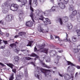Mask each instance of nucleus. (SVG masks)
I'll use <instances>...</instances> for the list:
<instances>
[{
  "mask_svg": "<svg viewBox=\"0 0 80 80\" xmlns=\"http://www.w3.org/2000/svg\"><path fill=\"white\" fill-rule=\"evenodd\" d=\"M32 0H29V5L30 6V10L31 11H32L30 17H31L33 22L35 23V21H34V14L33 13V12H34V10H33V7L32 6Z\"/></svg>",
  "mask_w": 80,
  "mask_h": 80,
  "instance_id": "nucleus-1",
  "label": "nucleus"
},
{
  "mask_svg": "<svg viewBox=\"0 0 80 80\" xmlns=\"http://www.w3.org/2000/svg\"><path fill=\"white\" fill-rule=\"evenodd\" d=\"M46 46V45H45V44L44 43H42V44L39 46V48L40 49L39 50L43 49L42 51V52H43L44 53L47 54V53H48V50H49V49L48 48H45V47Z\"/></svg>",
  "mask_w": 80,
  "mask_h": 80,
  "instance_id": "nucleus-2",
  "label": "nucleus"
},
{
  "mask_svg": "<svg viewBox=\"0 0 80 80\" xmlns=\"http://www.w3.org/2000/svg\"><path fill=\"white\" fill-rule=\"evenodd\" d=\"M8 11V2L6 1L4 3V6L2 8V12L4 13H7Z\"/></svg>",
  "mask_w": 80,
  "mask_h": 80,
  "instance_id": "nucleus-3",
  "label": "nucleus"
},
{
  "mask_svg": "<svg viewBox=\"0 0 80 80\" xmlns=\"http://www.w3.org/2000/svg\"><path fill=\"white\" fill-rule=\"evenodd\" d=\"M19 7L18 5L16 4H12L11 5L10 8L11 10L15 12L17 11Z\"/></svg>",
  "mask_w": 80,
  "mask_h": 80,
  "instance_id": "nucleus-4",
  "label": "nucleus"
},
{
  "mask_svg": "<svg viewBox=\"0 0 80 80\" xmlns=\"http://www.w3.org/2000/svg\"><path fill=\"white\" fill-rule=\"evenodd\" d=\"M40 70L42 72L44 73L45 77L47 75H48L49 74V72H50V70L44 69L43 68H40Z\"/></svg>",
  "mask_w": 80,
  "mask_h": 80,
  "instance_id": "nucleus-5",
  "label": "nucleus"
},
{
  "mask_svg": "<svg viewBox=\"0 0 80 80\" xmlns=\"http://www.w3.org/2000/svg\"><path fill=\"white\" fill-rule=\"evenodd\" d=\"M13 16L9 14L6 16L5 19L7 22H11L13 19Z\"/></svg>",
  "mask_w": 80,
  "mask_h": 80,
  "instance_id": "nucleus-6",
  "label": "nucleus"
},
{
  "mask_svg": "<svg viewBox=\"0 0 80 80\" xmlns=\"http://www.w3.org/2000/svg\"><path fill=\"white\" fill-rule=\"evenodd\" d=\"M58 4L59 7L62 9H64L66 7L65 4L63 2H58Z\"/></svg>",
  "mask_w": 80,
  "mask_h": 80,
  "instance_id": "nucleus-7",
  "label": "nucleus"
},
{
  "mask_svg": "<svg viewBox=\"0 0 80 80\" xmlns=\"http://www.w3.org/2000/svg\"><path fill=\"white\" fill-rule=\"evenodd\" d=\"M64 79L66 80H69L71 79L72 77L68 73L65 74L63 75Z\"/></svg>",
  "mask_w": 80,
  "mask_h": 80,
  "instance_id": "nucleus-8",
  "label": "nucleus"
},
{
  "mask_svg": "<svg viewBox=\"0 0 80 80\" xmlns=\"http://www.w3.org/2000/svg\"><path fill=\"white\" fill-rule=\"evenodd\" d=\"M19 2L22 3V5H20V6L21 7H22L23 5H25L28 2L27 1V0H19Z\"/></svg>",
  "mask_w": 80,
  "mask_h": 80,
  "instance_id": "nucleus-9",
  "label": "nucleus"
},
{
  "mask_svg": "<svg viewBox=\"0 0 80 80\" xmlns=\"http://www.w3.org/2000/svg\"><path fill=\"white\" fill-rule=\"evenodd\" d=\"M26 25L28 27H32L33 26V22L30 21H28L26 22Z\"/></svg>",
  "mask_w": 80,
  "mask_h": 80,
  "instance_id": "nucleus-10",
  "label": "nucleus"
},
{
  "mask_svg": "<svg viewBox=\"0 0 80 80\" xmlns=\"http://www.w3.org/2000/svg\"><path fill=\"white\" fill-rule=\"evenodd\" d=\"M40 63L42 65V67H45V68H51V67H50V66H48L47 65L45 64L44 62H43V61H40Z\"/></svg>",
  "mask_w": 80,
  "mask_h": 80,
  "instance_id": "nucleus-11",
  "label": "nucleus"
},
{
  "mask_svg": "<svg viewBox=\"0 0 80 80\" xmlns=\"http://www.w3.org/2000/svg\"><path fill=\"white\" fill-rule=\"evenodd\" d=\"M10 46L11 47V48H16V47H17V44L15 43H13L12 44H11L10 45Z\"/></svg>",
  "mask_w": 80,
  "mask_h": 80,
  "instance_id": "nucleus-12",
  "label": "nucleus"
},
{
  "mask_svg": "<svg viewBox=\"0 0 80 80\" xmlns=\"http://www.w3.org/2000/svg\"><path fill=\"white\" fill-rule=\"evenodd\" d=\"M38 31L39 32H45L44 31V29L43 28L41 27V26H39L38 28Z\"/></svg>",
  "mask_w": 80,
  "mask_h": 80,
  "instance_id": "nucleus-13",
  "label": "nucleus"
},
{
  "mask_svg": "<svg viewBox=\"0 0 80 80\" xmlns=\"http://www.w3.org/2000/svg\"><path fill=\"white\" fill-rule=\"evenodd\" d=\"M28 57H36V58H38V56H37V55L35 54V53H32L31 54H28Z\"/></svg>",
  "mask_w": 80,
  "mask_h": 80,
  "instance_id": "nucleus-14",
  "label": "nucleus"
},
{
  "mask_svg": "<svg viewBox=\"0 0 80 80\" xmlns=\"http://www.w3.org/2000/svg\"><path fill=\"white\" fill-rule=\"evenodd\" d=\"M18 35H19V37L23 36V35H26V32L23 31L21 32H19Z\"/></svg>",
  "mask_w": 80,
  "mask_h": 80,
  "instance_id": "nucleus-15",
  "label": "nucleus"
},
{
  "mask_svg": "<svg viewBox=\"0 0 80 80\" xmlns=\"http://www.w3.org/2000/svg\"><path fill=\"white\" fill-rule=\"evenodd\" d=\"M23 77V75H19L16 77V80H20Z\"/></svg>",
  "mask_w": 80,
  "mask_h": 80,
  "instance_id": "nucleus-16",
  "label": "nucleus"
},
{
  "mask_svg": "<svg viewBox=\"0 0 80 80\" xmlns=\"http://www.w3.org/2000/svg\"><path fill=\"white\" fill-rule=\"evenodd\" d=\"M78 13H79V12H78V11L76 10L73 11L72 12V14L73 16H76V15H77Z\"/></svg>",
  "mask_w": 80,
  "mask_h": 80,
  "instance_id": "nucleus-17",
  "label": "nucleus"
},
{
  "mask_svg": "<svg viewBox=\"0 0 80 80\" xmlns=\"http://www.w3.org/2000/svg\"><path fill=\"white\" fill-rule=\"evenodd\" d=\"M68 20V17L65 16L64 18L63 19V22H64V23H65L67 22Z\"/></svg>",
  "mask_w": 80,
  "mask_h": 80,
  "instance_id": "nucleus-18",
  "label": "nucleus"
},
{
  "mask_svg": "<svg viewBox=\"0 0 80 80\" xmlns=\"http://www.w3.org/2000/svg\"><path fill=\"white\" fill-rule=\"evenodd\" d=\"M19 57L18 56H16L15 58H14V60H15V62H17V63H18V60H19Z\"/></svg>",
  "mask_w": 80,
  "mask_h": 80,
  "instance_id": "nucleus-19",
  "label": "nucleus"
},
{
  "mask_svg": "<svg viewBox=\"0 0 80 80\" xmlns=\"http://www.w3.org/2000/svg\"><path fill=\"white\" fill-rule=\"evenodd\" d=\"M14 76V73H12L11 77L9 78V80H13L15 78L13 77Z\"/></svg>",
  "mask_w": 80,
  "mask_h": 80,
  "instance_id": "nucleus-20",
  "label": "nucleus"
},
{
  "mask_svg": "<svg viewBox=\"0 0 80 80\" xmlns=\"http://www.w3.org/2000/svg\"><path fill=\"white\" fill-rule=\"evenodd\" d=\"M33 43V41H31L29 42L28 44L27 45V46L28 47L29 46V47H31L32 46V44Z\"/></svg>",
  "mask_w": 80,
  "mask_h": 80,
  "instance_id": "nucleus-21",
  "label": "nucleus"
},
{
  "mask_svg": "<svg viewBox=\"0 0 80 80\" xmlns=\"http://www.w3.org/2000/svg\"><path fill=\"white\" fill-rule=\"evenodd\" d=\"M77 34L79 37H80V29H77L76 30Z\"/></svg>",
  "mask_w": 80,
  "mask_h": 80,
  "instance_id": "nucleus-22",
  "label": "nucleus"
},
{
  "mask_svg": "<svg viewBox=\"0 0 80 80\" xmlns=\"http://www.w3.org/2000/svg\"><path fill=\"white\" fill-rule=\"evenodd\" d=\"M67 27L69 30H71V29L73 28V26H72L71 24L67 26Z\"/></svg>",
  "mask_w": 80,
  "mask_h": 80,
  "instance_id": "nucleus-23",
  "label": "nucleus"
},
{
  "mask_svg": "<svg viewBox=\"0 0 80 80\" xmlns=\"http://www.w3.org/2000/svg\"><path fill=\"white\" fill-rule=\"evenodd\" d=\"M8 67H9L10 68H11L12 69H13V65L12 64L9 63L8 64Z\"/></svg>",
  "mask_w": 80,
  "mask_h": 80,
  "instance_id": "nucleus-24",
  "label": "nucleus"
},
{
  "mask_svg": "<svg viewBox=\"0 0 80 80\" xmlns=\"http://www.w3.org/2000/svg\"><path fill=\"white\" fill-rule=\"evenodd\" d=\"M24 72H25V77H28V71H27V70L26 69L24 70Z\"/></svg>",
  "mask_w": 80,
  "mask_h": 80,
  "instance_id": "nucleus-25",
  "label": "nucleus"
},
{
  "mask_svg": "<svg viewBox=\"0 0 80 80\" xmlns=\"http://www.w3.org/2000/svg\"><path fill=\"white\" fill-rule=\"evenodd\" d=\"M58 20H59V22L60 25H63V21H62V18H59L58 19Z\"/></svg>",
  "mask_w": 80,
  "mask_h": 80,
  "instance_id": "nucleus-26",
  "label": "nucleus"
},
{
  "mask_svg": "<svg viewBox=\"0 0 80 80\" xmlns=\"http://www.w3.org/2000/svg\"><path fill=\"white\" fill-rule=\"evenodd\" d=\"M67 62L68 63V65H71V66H75V65H74V64H73V63H72L71 62H70V61H67Z\"/></svg>",
  "mask_w": 80,
  "mask_h": 80,
  "instance_id": "nucleus-27",
  "label": "nucleus"
},
{
  "mask_svg": "<svg viewBox=\"0 0 80 80\" xmlns=\"http://www.w3.org/2000/svg\"><path fill=\"white\" fill-rule=\"evenodd\" d=\"M24 58L25 59V60H31V59H32V58L30 57H25Z\"/></svg>",
  "mask_w": 80,
  "mask_h": 80,
  "instance_id": "nucleus-28",
  "label": "nucleus"
},
{
  "mask_svg": "<svg viewBox=\"0 0 80 80\" xmlns=\"http://www.w3.org/2000/svg\"><path fill=\"white\" fill-rule=\"evenodd\" d=\"M43 14H44V15H45V16H47L48 15V12L47 11H45L44 12H43Z\"/></svg>",
  "mask_w": 80,
  "mask_h": 80,
  "instance_id": "nucleus-29",
  "label": "nucleus"
},
{
  "mask_svg": "<svg viewBox=\"0 0 80 80\" xmlns=\"http://www.w3.org/2000/svg\"><path fill=\"white\" fill-rule=\"evenodd\" d=\"M45 18V20H46V21H47V22H50L49 23V24H51V22H50V19H49L48 18Z\"/></svg>",
  "mask_w": 80,
  "mask_h": 80,
  "instance_id": "nucleus-30",
  "label": "nucleus"
},
{
  "mask_svg": "<svg viewBox=\"0 0 80 80\" xmlns=\"http://www.w3.org/2000/svg\"><path fill=\"white\" fill-rule=\"evenodd\" d=\"M73 52L74 53H77L78 52V49H74Z\"/></svg>",
  "mask_w": 80,
  "mask_h": 80,
  "instance_id": "nucleus-31",
  "label": "nucleus"
},
{
  "mask_svg": "<svg viewBox=\"0 0 80 80\" xmlns=\"http://www.w3.org/2000/svg\"><path fill=\"white\" fill-rule=\"evenodd\" d=\"M35 77H36L38 78V79H39V78H40L39 75H38V74H37V73H36L35 74Z\"/></svg>",
  "mask_w": 80,
  "mask_h": 80,
  "instance_id": "nucleus-32",
  "label": "nucleus"
},
{
  "mask_svg": "<svg viewBox=\"0 0 80 80\" xmlns=\"http://www.w3.org/2000/svg\"><path fill=\"white\" fill-rule=\"evenodd\" d=\"M70 10L72 11L73 10V6L72 5L70 6V8L69 9Z\"/></svg>",
  "mask_w": 80,
  "mask_h": 80,
  "instance_id": "nucleus-33",
  "label": "nucleus"
},
{
  "mask_svg": "<svg viewBox=\"0 0 80 80\" xmlns=\"http://www.w3.org/2000/svg\"><path fill=\"white\" fill-rule=\"evenodd\" d=\"M39 19L43 21V16H41L40 18H39Z\"/></svg>",
  "mask_w": 80,
  "mask_h": 80,
  "instance_id": "nucleus-34",
  "label": "nucleus"
},
{
  "mask_svg": "<svg viewBox=\"0 0 80 80\" xmlns=\"http://www.w3.org/2000/svg\"><path fill=\"white\" fill-rule=\"evenodd\" d=\"M64 3L67 4L68 3V0H64Z\"/></svg>",
  "mask_w": 80,
  "mask_h": 80,
  "instance_id": "nucleus-35",
  "label": "nucleus"
},
{
  "mask_svg": "<svg viewBox=\"0 0 80 80\" xmlns=\"http://www.w3.org/2000/svg\"><path fill=\"white\" fill-rule=\"evenodd\" d=\"M46 61V62H48V63L50 62V58H48Z\"/></svg>",
  "mask_w": 80,
  "mask_h": 80,
  "instance_id": "nucleus-36",
  "label": "nucleus"
},
{
  "mask_svg": "<svg viewBox=\"0 0 80 80\" xmlns=\"http://www.w3.org/2000/svg\"><path fill=\"white\" fill-rule=\"evenodd\" d=\"M34 52H38V51H39L40 50H38L37 49V48H36V46H35L34 49Z\"/></svg>",
  "mask_w": 80,
  "mask_h": 80,
  "instance_id": "nucleus-37",
  "label": "nucleus"
},
{
  "mask_svg": "<svg viewBox=\"0 0 80 80\" xmlns=\"http://www.w3.org/2000/svg\"><path fill=\"white\" fill-rule=\"evenodd\" d=\"M51 10H52V11L53 12V11H55V7H52Z\"/></svg>",
  "mask_w": 80,
  "mask_h": 80,
  "instance_id": "nucleus-38",
  "label": "nucleus"
},
{
  "mask_svg": "<svg viewBox=\"0 0 80 80\" xmlns=\"http://www.w3.org/2000/svg\"><path fill=\"white\" fill-rule=\"evenodd\" d=\"M34 4L36 6L38 5V2H37V0H36V1L35 2Z\"/></svg>",
  "mask_w": 80,
  "mask_h": 80,
  "instance_id": "nucleus-39",
  "label": "nucleus"
},
{
  "mask_svg": "<svg viewBox=\"0 0 80 80\" xmlns=\"http://www.w3.org/2000/svg\"><path fill=\"white\" fill-rule=\"evenodd\" d=\"M12 69V71L13 72H14V73H16V72L17 70H16V69Z\"/></svg>",
  "mask_w": 80,
  "mask_h": 80,
  "instance_id": "nucleus-40",
  "label": "nucleus"
},
{
  "mask_svg": "<svg viewBox=\"0 0 80 80\" xmlns=\"http://www.w3.org/2000/svg\"><path fill=\"white\" fill-rule=\"evenodd\" d=\"M69 17L71 18H73V17H75V16H73V15L72 14L70 15Z\"/></svg>",
  "mask_w": 80,
  "mask_h": 80,
  "instance_id": "nucleus-41",
  "label": "nucleus"
},
{
  "mask_svg": "<svg viewBox=\"0 0 80 80\" xmlns=\"http://www.w3.org/2000/svg\"><path fill=\"white\" fill-rule=\"evenodd\" d=\"M4 43H5V45H7L8 44V42L7 41H3Z\"/></svg>",
  "mask_w": 80,
  "mask_h": 80,
  "instance_id": "nucleus-42",
  "label": "nucleus"
},
{
  "mask_svg": "<svg viewBox=\"0 0 80 80\" xmlns=\"http://www.w3.org/2000/svg\"><path fill=\"white\" fill-rule=\"evenodd\" d=\"M50 38L51 40H53V39H54L53 37V36L52 35H50Z\"/></svg>",
  "mask_w": 80,
  "mask_h": 80,
  "instance_id": "nucleus-43",
  "label": "nucleus"
},
{
  "mask_svg": "<svg viewBox=\"0 0 80 80\" xmlns=\"http://www.w3.org/2000/svg\"><path fill=\"white\" fill-rule=\"evenodd\" d=\"M77 49L78 50H80V45L78 46Z\"/></svg>",
  "mask_w": 80,
  "mask_h": 80,
  "instance_id": "nucleus-44",
  "label": "nucleus"
},
{
  "mask_svg": "<svg viewBox=\"0 0 80 80\" xmlns=\"http://www.w3.org/2000/svg\"><path fill=\"white\" fill-rule=\"evenodd\" d=\"M27 50L26 49H22L21 50V52H26Z\"/></svg>",
  "mask_w": 80,
  "mask_h": 80,
  "instance_id": "nucleus-45",
  "label": "nucleus"
},
{
  "mask_svg": "<svg viewBox=\"0 0 80 80\" xmlns=\"http://www.w3.org/2000/svg\"><path fill=\"white\" fill-rule=\"evenodd\" d=\"M19 36H19V35H16V36H15L14 38H18V37H19Z\"/></svg>",
  "mask_w": 80,
  "mask_h": 80,
  "instance_id": "nucleus-46",
  "label": "nucleus"
},
{
  "mask_svg": "<svg viewBox=\"0 0 80 80\" xmlns=\"http://www.w3.org/2000/svg\"><path fill=\"white\" fill-rule=\"evenodd\" d=\"M59 75L60 77H63V75L61 74L60 73H59Z\"/></svg>",
  "mask_w": 80,
  "mask_h": 80,
  "instance_id": "nucleus-47",
  "label": "nucleus"
},
{
  "mask_svg": "<svg viewBox=\"0 0 80 80\" xmlns=\"http://www.w3.org/2000/svg\"><path fill=\"white\" fill-rule=\"evenodd\" d=\"M0 23H1L2 25H3V21L2 20L0 21Z\"/></svg>",
  "mask_w": 80,
  "mask_h": 80,
  "instance_id": "nucleus-48",
  "label": "nucleus"
},
{
  "mask_svg": "<svg viewBox=\"0 0 80 80\" xmlns=\"http://www.w3.org/2000/svg\"><path fill=\"white\" fill-rule=\"evenodd\" d=\"M66 40L68 41V42H71V40L70 39H69V40H68V39L67 38H66Z\"/></svg>",
  "mask_w": 80,
  "mask_h": 80,
  "instance_id": "nucleus-49",
  "label": "nucleus"
},
{
  "mask_svg": "<svg viewBox=\"0 0 80 80\" xmlns=\"http://www.w3.org/2000/svg\"><path fill=\"white\" fill-rule=\"evenodd\" d=\"M58 40H59V42H62V41H63L62 40L60 39V38L58 39Z\"/></svg>",
  "mask_w": 80,
  "mask_h": 80,
  "instance_id": "nucleus-50",
  "label": "nucleus"
},
{
  "mask_svg": "<svg viewBox=\"0 0 80 80\" xmlns=\"http://www.w3.org/2000/svg\"><path fill=\"white\" fill-rule=\"evenodd\" d=\"M61 57L58 56V55H57V58H58V59H60V58H61Z\"/></svg>",
  "mask_w": 80,
  "mask_h": 80,
  "instance_id": "nucleus-51",
  "label": "nucleus"
},
{
  "mask_svg": "<svg viewBox=\"0 0 80 80\" xmlns=\"http://www.w3.org/2000/svg\"><path fill=\"white\" fill-rule=\"evenodd\" d=\"M55 63H56L57 65H58V61L57 62H55Z\"/></svg>",
  "mask_w": 80,
  "mask_h": 80,
  "instance_id": "nucleus-52",
  "label": "nucleus"
},
{
  "mask_svg": "<svg viewBox=\"0 0 80 80\" xmlns=\"http://www.w3.org/2000/svg\"><path fill=\"white\" fill-rule=\"evenodd\" d=\"M55 38H60V37H59L58 36H55Z\"/></svg>",
  "mask_w": 80,
  "mask_h": 80,
  "instance_id": "nucleus-53",
  "label": "nucleus"
},
{
  "mask_svg": "<svg viewBox=\"0 0 80 80\" xmlns=\"http://www.w3.org/2000/svg\"><path fill=\"white\" fill-rule=\"evenodd\" d=\"M0 65H1V66H4L5 65H4V64H2V63L1 62H0Z\"/></svg>",
  "mask_w": 80,
  "mask_h": 80,
  "instance_id": "nucleus-54",
  "label": "nucleus"
},
{
  "mask_svg": "<svg viewBox=\"0 0 80 80\" xmlns=\"http://www.w3.org/2000/svg\"><path fill=\"white\" fill-rule=\"evenodd\" d=\"M0 65H1V66H4L5 65H4V64H2V63L1 62H0Z\"/></svg>",
  "mask_w": 80,
  "mask_h": 80,
  "instance_id": "nucleus-55",
  "label": "nucleus"
},
{
  "mask_svg": "<svg viewBox=\"0 0 80 80\" xmlns=\"http://www.w3.org/2000/svg\"><path fill=\"white\" fill-rule=\"evenodd\" d=\"M9 33H7L6 34V37H8L9 36Z\"/></svg>",
  "mask_w": 80,
  "mask_h": 80,
  "instance_id": "nucleus-56",
  "label": "nucleus"
},
{
  "mask_svg": "<svg viewBox=\"0 0 80 80\" xmlns=\"http://www.w3.org/2000/svg\"><path fill=\"white\" fill-rule=\"evenodd\" d=\"M15 52H19V50L17 49H16L15 50Z\"/></svg>",
  "mask_w": 80,
  "mask_h": 80,
  "instance_id": "nucleus-57",
  "label": "nucleus"
},
{
  "mask_svg": "<svg viewBox=\"0 0 80 80\" xmlns=\"http://www.w3.org/2000/svg\"><path fill=\"white\" fill-rule=\"evenodd\" d=\"M0 34H1V35H3V32H2L1 31H0Z\"/></svg>",
  "mask_w": 80,
  "mask_h": 80,
  "instance_id": "nucleus-58",
  "label": "nucleus"
},
{
  "mask_svg": "<svg viewBox=\"0 0 80 80\" xmlns=\"http://www.w3.org/2000/svg\"><path fill=\"white\" fill-rule=\"evenodd\" d=\"M1 49L5 48V47L3 46H2L1 47Z\"/></svg>",
  "mask_w": 80,
  "mask_h": 80,
  "instance_id": "nucleus-59",
  "label": "nucleus"
},
{
  "mask_svg": "<svg viewBox=\"0 0 80 80\" xmlns=\"http://www.w3.org/2000/svg\"><path fill=\"white\" fill-rule=\"evenodd\" d=\"M77 68L78 69H80V67L79 66H77Z\"/></svg>",
  "mask_w": 80,
  "mask_h": 80,
  "instance_id": "nucleus-60",
  "label": "nucleus"
},
{
  "mask_svg": "<svg viewBox=\"0 0 80 80\" xmlns=\"http://www.w3.org/2000/svg\"><path fill=\"white\" fill-rule=\"evenodd\" d=\"M58 52H59V53H62V52H63V51H58Z\"/></svg>",
  "mask_w": 80,
  "mask_h": 80,
  "instance_id": "nucleus-61",
  "label": "nucleus"
},
{
  "mask_svg": "<svg viewBox=\"0 0 80 80\" xmlns=\"http://www.w3.org/2000/svg\"><path fill=\"white\" fill-rule=\"evenodd\" d=\"M53 52V50H51L49 52L50 53H52V52Z\"/></svg>",
  "mask_w": 80,
  "mask_h": 80,
  "instance_id": "nucleus-62",
  "label": "nucleus"
},
{
  "mask_svg": "<svg viewBox=\"0 0 80 80\" xmlns=\"http://www.w3.org/2000/svg\"><path fill=\"white\" fill-rule=\"evenodd\" d=\"M66 37L67 38H68V34H67V33H66Z\"/></svg>",
  "mask_w": 80,
  "mask_h": 80,
  "instance_id": "nucleus-63",
  "label": "nucleus"
},
{
  "mask_svg": "<svg viewBox=\"0 0 80 80\" xmlns=\"http://www.w3.org/2000/svg\"><path fill=\"white\" fill-rule=\"evenodd\" d=\"M73 38V39H74V40H76V39H77V38L75 37Z\"/></svg>",
  "mask_w": 80,
  "mask_h": 80,
  "instance_id": "nucleus-64",
  "label": "nucleus"
}]
</instances>
